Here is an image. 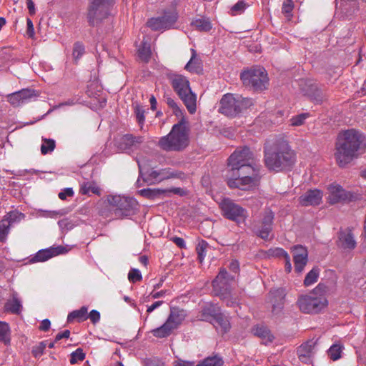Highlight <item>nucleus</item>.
<instances>
[{
  "label": "nucleus",
  "instance_id": "1",
  "mask_svg": "<svg viewBox=\"0 0 366 366\" xmlns=\"http://www.w3.org/2000/svg\"><path fill=\"white\" fill-rule=\"evenodd\" d=\"M365 147L364 137L358 132L350 129L340 134L335 153L337 164L347 165L362 152Z\"/></svg>",
  "mask_w": 366,
  "mask_h": 366
},
{
  "label": "nucleus",
  "instance_id": "2",
  "mask_svg": "<svg viewBox=\"0 0 366 366\" xmlns=\"http://www.w3.org/2000/svg\"><path fill=\"white\" fill-rule=\"evenodd\" d=\"M264 162L269 170L282 171L294 164L295 154L286 140L279 139L265 146Z\"/></svg>",
  "mask_w": 366,
  "mask_h": 366
},
{
  "label": "nucleus",
  "instance_id": "3",
  "mask_svg": "<svg viewBox=\"0 0 366 366\" xmlns=\"http://www.w3.org/2000/svg\"><path fill=\"white\" fill-rule=\"evenodd\" d=\"M189 144V129L184 119L173 125L170 132L161 137L158 146L166 152H181Z\"/></svg>",
  "mask_w": 366,
  "mask_h": 366
},
{
  "label": "nucleus",
  "instance_id": "4",
  "mask_svg": "<svg viewBox=\"0 0 366 366\" xmlns=\"http://www.w3.org/2000/svg\"><path fill=\"white\" fill-rule=\"evenodd\" d=\"M107 204L114 219H122L134 214L138 206L134 198L120 195L107 196Z\"/></svg>",
  "mask_w": 366,
  "mask_h": 366
},
{
  "label": "nucleus",
  "instance_id": "5",
  "mask_svg": "<svg viewBox=\"0 0 366 366\" xmlns=\"http://www.w3.org/2000/svg\"><path fill=\"white\" fill-rule=\"evenodd\" d=\"M171 83L174 90L184 102L190 114L197 110V95L192 92L188 79L179 74L171 77Z\"/></svg>",
  "mask_w": 366,
  "mask_h": 366
},
{
  "label": "nucleus",
  "instance_id": "6",
  "mask_svg": "<svg viewBox=\"0 0 366 366\" xmlns=\"http://www.w3.org/2000/svg\"><path fill=\"white\" fill-rule=\"evenodd\" d=\"M253 105L252 99L232 94H224L220 100L219 112L228 117H234Z\"/></svg>",
  "mask_w": 366,
  "mask_h": 366
},
{
  "label": "nucleus",
  "instance_id": "7",
  "mask_svg": "<svg viewBox=\"0 0 366 366\" xmlns=\"http://www.w3.org/2000/svg\"><path fill=\"white\" fill-rule=\"evenodd\" d=\"M254 155L249 148L239 147L228 158V166L231 168V174L236 176V172L242 170H249L253 172L255 168Z\"/></svg>",
  "mask_w": 366,
  "mask_h": 366
},
{
  "label": "nucleus",
  "instance_id": "8",
  "mask_svg": "<svg viewBox=\"0 0 366 366\" xmlns=\"http://www.w3.org/2000/svg\"><path fill=\"white\" fill-rule=\"evenodd\" d=\"M319 289L315 288L312 292L300 296L297 305L300 310L306 314L320 312L327 305V300L324 295H318Z\"/></svg>",
  "mask_w": 366,
  "mask_h": 366
},
{
  "label": "nucleus",
  "instance_id": "9",
  "mask_svg": "<svg viewBox=\"0 0 366 366\" xmlns=\"http://www.w3.org/2000/svg\"><path fill=\"white\" fill-rule=\"evenodd\" d=\"M186 317L184 310L178 308L171 309L170 314L166 322L160 327L151 331L152 335L157 338H164L169 336L174 330L182 324Z\"/></svg>",
  "mask_w": 366,
  "mask_h": 366
},
{
  "label": "nucleus",
  "instance_id": "10",
  "mask_svg": "<svg viewBox=\"0 0 366 366\" xmlns=\"http://www.w3.org/2000/svg\"><path fill=\"white\" fill-rule=\"evenodd\" d=\"M227 184L230 188H238L242 190L250 189L258 184L259 177L258 169H253V172L249 170H242L236 172V176L230 174Z\"/></svg>",
  "mask_w": 366,
  "mask_h": 366
},
{
  "label": "nucleus",
  "instance_id": "11",
  "mask_svg": "<svg viewBox=\"0 0 366 366\" xmlns=\"http://www.w3.org/2000/svg\"><path fill=\"white\" fill-rule=\"evenodd\" d=\"M241 79L246 86H252L254 90L262 91L267 89L269 79L263 67H254L241 74Z\"/></svg>",
  "mask_w": 366,
  "mask_h": 366
},
{
  "label": "nucleus",
  "instance_id": "12",
  "mask_svg": "<svg viewBox=\"0 0 366 366\" xmlns=\"http://www.w3.org/2000/svg\"><path fill=\"white\" fill-rule=\"evenodd\" d=\"M113 4L114 0H90L87 12L89 23L94 26L107 18Z\"/></svg>",
  "mask_w": 366,
  "mask_h": 366
},
{
  "label": "nucleus",
  "instance_id": "13",
  "mask_svg": "<svg viewBox=\"0 0 366 366\" xmlns=\"http://www.w3.org/2000/svg\"><path fill=\"white\" fill-rule=\"evenodd\" d=\"M327 190V200L330 204L350 202L357 198L356 194L346 191L342 186L336 183L329 184Z\"/></svg>",
  "mask_w": 366,
  "mask_h": 366
},
{
  "label": "nucleus",
  "instance_id": "14",
  "mask_svg": "<svg viewBox=\"0 0 366 366\" xmlns=\"http://www.w3.org/2000/svg\"><path fill=\"white\" fill-rule=\"evenodd\" d=\"M219 207L223 215L230 220L240 222L247 217V211L229 198L223 199L219 203Z\"/></svg>",
  "mask_w": 366,
  "mask_h": 366
},
{
  "label": "nucleus",
  "instance_id": "15",
  "mask_svg": "<svg viewBox=\"0 0 366 366\" xmlns=\"http://www.w3.org/2000/svg\"><path fill=\"white\" fill-rule=\"evenodd\" d=\"M177 14L174 10L166 11L161 16L149 19L147 25L154 31L170 29L176 22Z\"/></svg>",
  "mask_w": 366,
  "mask_h": 366
},
{
  "label": "nucleus",
  "instance_id": "16",
  "mask_svg": "<svg viewBox=\"0 0 366 366\" xmlns=\"http://www.w3.org/2000/svg\"><path fill=\"white\" fill-rule=\"evenodd\" d=\"M234 280V277L229 275L224 269H220L219 274L212 282L214 295L224 299L225 295L229 293V286Z\"/></svg>",
  "mask_w": 366,
  "mask_h": 366
},
{
  "label": "nucleus",
  "instance_id": "17",
  "mask_svg": "<svg viewBox=\"0 0 366 366\" xmlns=\"http://www.w3.org/2000/svg\"><path fill=\"white\" fill-rule=\"evenodd\" d=\"M273 219V212L269 209L264 210L260 220L255 225V232L257 235L264 239H269L272 230Z\"/></svg>",
  "mask_w": 366,
  "mask_h": 366
},
{
  "label": "nucleus",
  "instance_id": "18",
  "mask_svg": "<svg viewBox=\"0 0 366 366\" xmlns=\"http://www.w3.org/2000/svg\"><path fill=\"white\" fill-rule=\"evenodd\" d=\"M300 86L302 92L317 103L322 102L325 96L317 84L311 80L301 79Z\"/></svg>",
  "mask_w": 366,
  "mask_h": 366
},
{
  "label": "nucleus",
  "instance_id": "19",
  "mask_svg": "<svg viewBox=\"0 0 366 366\" xmlns=\"http://www.w3.org/2000/svg\"><path fill=\"white\" fill-rule=\"evenodd\" d=\"M285 295V290L282 288L274 289L269 292L267 302L271 305L274 315H278L283 309Z\"/></svg>",
  "mask_w": 366,
  "mask_h": 366
},
{
  "label": "nucleus",
  "instance_id": "20",
  "mask_svg": "<svg viewBox=\"0 0 366 366\" xmlns=\"http://www.w3.org/2000/svg\"><path fill=\"white\" fill-rule=\"evenodd\" d=\"M66 252L67 250L63 246L51 247L47 249L39 250L35 256L31 259L30 262L32 263L45 262L53 257L64 254Z\"/></svg>",
  "mask_w": 366,
  "mask_h": 366
},
{
  "label": "nucleus",
  "instance_id": "21",
  "mask_svg": "<svg viewBox=\"0 0 366 366\" xmlns=\"http://www.w3.org/2000/svg\"><path fill=\"white\" fill-rule=\"evenodd\" d=\"M295 269L301 272L307 262V250L301 245H296L292 248Z\"/></svg>",
  "mask_w": 366,
  "mask_h": 366
},
{
  "label": "nucleus",
  "instance_id": "22",
  "mask_svg": "<svg viewBox=\"0 0 366 366\" xmlns=\"http://www.w3.org/2000/svg\"><path fill=\"white\" fill-rule=\"evenodd\" d=\"M322 192L319 189H310L301 195L299 203L302 206H316L322 202Z\"/></svg>",
  "mask_w": 366,
  "mask_h": 366
},
{
  "label": "nucleus",
  "instance_id": "23",
  "mask_svg": "<svg viewBox=\"0 0 366 366\" xmlns=\"http://www.w3.org/2000/svg\"><path fill=\"white\" fill-rule=\"evenodd\" d=\"M315 346L316 342L313 340L302 344L297 350L300 360L306 364L312 363V357L316 352Z\"/></svg>",
  "mask_w": 366,
  "mask_h": 366
},
{
  "label": "nucleus",
  "instance_id": "24",
  "mask_svg": "<svg viewBox=\"0 0 366 366\" xmlns=\"http://www.w3.org/2000/svg\"><path fill=\"white\" fill-rule=\"evenodd\" d=\"M33 97V92L29 89L14 92L8 96L9 102L14 107H18L25 103L29 99Z\"/></svg>",
  "mask_w": 366,
  "mask_h": 366
},
{
  "label": "nucleus",
  "instance_id": "25",
  "mask_svg": "<svg viewBox=\"0 0 366 366\" xmlns=\"http://www.w3.org/2000/svg\"><path fill=\"white\" fill-rule=\"evenodd\" d=\"M142 142V138L136 137L131 134H126L116 140L117 147L123 151L130 149L132 147Z\"/></svg>",
  "mask_w": 366,
  "mask_h": 366
},
{
  "label": "nucleus",
  "instance_id": "26",
  "mask_svg": "<svg viewBox=\"0 0 366 366\" xmlns=\"http://www.w3.org/2000/svg\"><path fill=\"white\" fill-rule=\"evenodd\" d=\"M339 244L341 247L348 249H352L356 247V242L350 229H345L340 232Z\"/></svg>",
  "mask_w": 366,
  "mask_h": 366
},
{
  "label": "nucleus",
  "instance_id": "27",
  "mask_svg": "<svg viewBox=\"0 0 366 366\" xmlns=\"http://www.w3.org/2000/svg\"><path fill=\"white\" fill-rule=\"evenodd\" d=\"M219 312V307L214 305H208L202 310L201 320L212 323Z\"/></svg>",
  "mask_w": 366,
  "mask_h": 366
},
{
  "label": "nucleus",
  "instance_id": "28",
  "mask_svg": "<svg viewBox=\"0 0 366 366\" xmlns=\"http://www.w3.org/2000/svg\"><path fill=\"white\" fill-rule=\"evenodd\" d=\"M212 324L222 334L227 332L230 329L228 317L221 312L217 315Z\"/></svg>",
  "mask_w": 366,
  "mask_h": 366
},
{
  "label": "nucleus",
  "instance_id": "29",
  "mask_svg": "<svg viewBox=\"0 0 366 366\" xmlns=\"http://www.w3.org/2000/svg\"><path fill=\"white\" fill-rule=\"evenodd\" d=\"M253 332L255 336L262 340L264 345L271 343L274 340V336L271 334L270 330L264 326H257L253 329Z\"/></svg>",
  "mask_w": 366,
  "mask_h": 366
},
{
  "label": "nucleus",
  "instance_id": "30",
  "mask_svg": "<svg viewBox=\"0 0 366 366\" xmlns=\"http://www.w3.org/2000/svg\"><path fill=\"white\" fill-rule=\"evenodd\" d=\"M138 164H139L140 174L142 177H144V179L146 182H152V181L161 182L159 170L157 171V170L152 169L150 171L144 172V168L143 167L142 164L139 162Z\"/></svg>",
  "mask_w": 366,
  "mask_h": 366
},
{
  "label": "nucleus",
  "instance_id": "31",
  "mask_svg": "<svg viewBox=\"0 0 366 366\" xmlns=\"http://www.w3.org/2000/svg\"><path fill=\"white\" fill-rule=\"evenodd\" d=\"M5 310L14 314H19L21 312V304L17 297V294H13L12 299L9 300L5 304Z\"/></svg>",
  "mask_w": 366,
  "mask_h": 366
},
{
  "label": "nucleus",
  "instance_id": "32",
  "mask_svg": "<svg viewBox=\"0 0 366 366\" xmlns=\"http://www.w3.org/2000/svg\"><path fill=\"white\" fill-rule=\"evenodd\" d=\"M87 313V307L84 306L81 307L79 310L70 312L68 315L67 321L70 322L74 320H77L79 322H82L88 318Z\"/></svg>",
  "mask_w": 366,
  "mask_h": 366
},
{
  "label": "nucleus",
  "instance_id": "33",
  "mask_svg": "<svg viewBox=\"0 0 366 366\" xmlns=\"http://www.w3.org/2000/svg\"><path fill=\"white\" fill-rule=\"evenodd\" d=\"M80 192L82 194H89L90 192L100 195L101 189L94 182H87L81 184Z\"/></svg>",
  "mask_w": 366,
  "mask_h": 366
},
{
  "label": "nucleus",
  "instance_id": "34",
  "mask_svg": "<svg viewBox=\"0 0 366 366\" xmlns=\"http://www.w3.org/2000/svg\"><path fill=\"white\" fill-rule=\"evenodd\" d=\"M192 56L189 62L186 64L185 69L191 72L199 73L202 71V67L198 59H196V52L192 49Z\"/></svg>",
  "mask_w": 366,
  "mask_h": 366
},
{
  "label": "nucleus",
  "instance_id": "35",
  "mask_svg": "<svg viewBox=\"0 0 366 366\" xmlns=\"http://www.w3.org/2000/svg\"><path fill=\"white\" fill-rule=\"evenodd\" d=\"M138 55L142 61L147 62L149 60L151 56L150 44L143 41L139 49H138Z\"/></svg>",
  "mask_w": 366,
  "mask_h": 366
},
{
  "label": "nucleus",
  "instance_id": "36",
  "mask_svg": "<svg viewBox=\"0 0 366 366\" xmlns=\"http://www.w3.org/2000/svg\"><path fill=\"white\" fill-rule=\"evenodd\" d=\"M192 25L200 31H209L212 29V24L208 19H197L192 22Z\"/></svg>",
  "mask_w": 366,
  "mask_h": 366
},
{
  "label": "nucleus",
  "instance_id": "37",
  "mask_svg": "<svg viewBox=\"0 0 366 366\" xmlns=\"http://www.w3.org/2000/svg\"><path fill=\"white\" fill-rule=\"evenodd\" d=\"M343 345L340 343L333 344L328 350V355L331 360L335 361L341 357Z\"/></svg>",
  "mask_w": 366,
  "mask_h": 366
},
{
  "label": "nucleus",
  "instance_id": "38",
  "mask_svg": "<svg viewBox=\"0 0 366 366\" xmlns=\"http://www.w3.org/2000/svg\"><path fill=\"white\" fill-rule=\"evenodd\" d=\"M10 330L8 324L0 322V340L8 345L10 343Z\"/></svg>",
  "mask_w": 366,
  "mask_h": 366
},
{
  "label": "nucleus",
  "instance_id": "39",
  "mask_svg": "<svg viewBox=\"0 0 366 366\" xmlns=\"http://www.w3.org/2000/svg\"><path fill=\"white\" fill-rule=\"evenodd\" d=\"M25 217L24 214L17 212L12 211L9 212L6 216H4V219L9 220V224L12 225L13 224L19 222Z\"/></svg>",
  "mask_w": 366,
  "mask_h": 366
},
{
  "label": "nucleus",
  "instance_id": "40",
  "mask_svg": "<svg viewBox=\"0 0 366 366\" xmlns=\"http://www.w3.org/2000/svg\"><path fill=\"white\" fill-rule=\"evenodd\" d=\"M11 224L9 220L3 218L0 221V241L4 242L6 239L7 235L9 232Z\"/></svg>",
  "mask_w": 366,
  "mask_h": 366
},
{
  "label": "nucleus",
  "instance_id": "41",
  "mask_svg": "<svg viewBox=\"0 0 366 366\" xmlns=\"http://www.w3.org/2000/svg\"><path fill=\"white\" fill-rule=\"evenodd\" d=\"M247 7V4L246 2L244 0H240L232 6L230 9V14L232 16L242 14Z\"/></svg>",
  "mask_w": 366,
  "mask_h": 366
},
{
  "label": "nucleus",
  "instance_id": "42",
  "mask_svg": "<svg viewBox=\"0 0 366 366\" xmlns=\"http://www.w3.org/2000/svg\"><path fill=\"white\" fill-rule=\"evenodd\" d=\"M318 274H319L318 269L313 268L306 275L305 280H304V285L307 287V286H310L312 284H314L315 282H316L317 280Z\"/></svg>",
  "mask_w": 366,
  "mask_h": 366
},
{
  "label": "nucleus",
  "instance_id": "43",
  "mask_svg": "<svg viewBox=\"0 0 366 366\" xmlns=\"http://www.w3.org/2000/svg\"><path fill=\"white\" fill-rule=\"evenodd\" d=\"M208 246L209 245L207 242L204 240L199 241L198 244L197 245L196 250L198 254V259L200 262L203 261L206 256L207 249Z\"/></svg>",
  "mask_w": 366,
  "mask_h": 366
},
{
  "label": "nucleus",
  "instance_id": "44",
  "mask_svg": "<svg viewBox=\"0 0 366 366\" xmlns=\"http://www.w3.org/2000/svg\"><path fill=\"white\" fill-rule=\"evenodd\" d=\"M294 8L293 2L292 0H285L282 4V11L285 15L288 20L292 16V12Z\"/></svg>",
  "mask_w": 366,
  "mask_h": 366
},
{
  "label": "nucleus",
  "instance_id": "45",
  "mask_svg": "<svg viewBox=\"0 0 366 366\" xmlns=\"http://www.w3.org/2000/svg\"><path fill=\"white\" fill-rule=\"evenodd\" d=\"M55 148V142L52 139H44V143L41 146V152L46 154L52 152Z\"/></svg>",
  "mask_w": 366,
  "mask_h": 366
},
{
  "label": "nucleus",
  "instance_id": "46",
  "mask_svg": "<svg viewBox=\"0 0 366 366\" xmlns=\"http://www.w3.org/2000/svg\"><path fill=\"white\" fill-rule=\"evenodd\" d=\"M165 102L172 109L173 113L177 116L179 117L182 115V112L177 103L171 97H166Z\"/></svg>",
  "mask_w": 366,
  "mask_h": 366
},
{
  "label": "nucleus",
  "instance_id": "47",
  "mask_svg": "<svg viewBox=\"0 0 366 366\" xmlns=\"http://www.w3.org/2000/svg\"><path fill=\"white\" fill-rule=\"evenodd\" d=\"M267 254L269 257H283L285 259L289 257L288 253L280 247L269 249Z\"/></svg>",
  "mask_w": 366,
  "mask_h": 366
},
{
  "label": "nucleus",
  "instance_id": "48",
  "mask_svg": "<svg viewBox=\"0 0 366 366\" xmlns=\"http://www.w3.org/2000/svg\"><path fill=\"white\" fill-rule=\"evenodd\" d=\"M85 358V354L81 348L76 349L71 354L70 363L71 365L76 364L78 361H82Z\"/></svg>",
  "mask_w": 366,
  "mask_h": 366
},
{
  "label": "nucleus",
  "instance_id": "49",
  "mask_svg": "<svg viewBox=\"0 0 366 366\" xmlns=\"http://www.w3.org/2000/svg\"><path fill=\"white\" fill-rule=\"evenodd\" d=\"M202 364L204 366H221L223 364V361L220 357L213 356L206 358Z\"/></svg>",
  "mask_w": 366,
  "mask_h": 366
},
{
  "label": "nucleus",
  "instance_id": "50",
  "mask_svg": "<svg viewBox=\"0 0 366 366\" xmlns=\"http://www.w3.org/2000/svg\"><path fill=\"white\" fill-rule=\"evenodd\" d=\"M308 113H302L295 117H293L291 119V125L292 126H301L305 123V121L308 118Z\"/></svg>",
  "mask_w": 366,
  "mask_h": 366
},
{
  "label": "nucleus",
  "instance_id": "51",
  "mask_svg": "<svg viewBox=\"0 0 366 366\" xmlns=\"http://www.w3.org/2000/svg\"><path fill=\"white\" fill-rule=\"evenodd\" d=\"M128 279L130 282L134 283L142 280V276L139 269H132L128 274Z\"/></svg>",
  "mask_w": 366,
  "mask_h": 366
},
{
  "label": "nucleus",
  "instance_id": "52",
  "mask_svg": "<svg viewBox=\"0 0 366 366\" xmlns=\"http://www.w3.org/2000/svg\"><path fill=\"white\" fill-rule=\"evenodd\" d=\"M84 53V47L82 44L76 42L73 49V56L75 60H78Z\"/></svg>",
  "mask_w": 366,
  "mask_h": 366
},
{
  "label": "nucleus",
  "instance_id": "53",
  "mask_svg": "<svg viewBox=\"0 0 366 366\" xmlns=\"http://www.w3.org/2000/svg\"><path fill=\"white\" fill-rule=\"evenodd\" d=\"M46 342H41L37 345L33 347L31 353L35 357H39L41 356L44 353V351L46 348Z\"/></svg>",
  "mask_w": 366,
  "mask_h": 366
},
{
  "label": "nucleus",
  "instance_id": "54",
  "mask_svg": "<svg viewBox=\"0 0 366 366\" xmlns=\"http://www.w3.org/2000/svg\"><path fill=\"white\" fill-rule=\"evenodd\" d=\"M134 112L139 124L142 125L145 120L144 109L142 107L137 104L134 108Z\"/></svg>",
  "mask_w": 366,
  "mask_h": 366
},
{
  "label": "nucleus",
  "instance_id": "55",
  "mask_svg": "<svg viewBox=\"0 0 366 366\" xmlns=\"http://www.w3.org/2000/svg\"><path fill=\"white\" fill-rule=\"evenodd\" d=\"M159 171H160L161 181L177 177V174L173 171H172L171 169H169V168L162 169H160Z\"/></svg>",
  "mask_w": 366,
  "mask_h": 366
},
{
  "label": "nucleus",
  "instance_id": "56",
  "mask_svg": "<svg viewBox=\"0 0 366 366\" xmlns=\"http://www.w3.org/2000/svg\"><path fill=\"white\" fill-rule=\"evenodd\" d=\"M61 214L57 211H41V216L46 218L56 219L59 217Z\"/></svg>",
  "mask_w": 366,
  "mask_h": 366
},
{
  "label": "nucleus",
  "instance_id": "57",
  "mask_svg": "<svg viewBox=\"0 0 366 366\" xmlns=\"http://www.w3.org/2000/svg\"><path fill=\"white\" fill-rule=\"evenodd\" d=\"M87 316L93 324H96L100 320V313L95 310H92Z\"/></svg>",
  "mask_w": 366,
  "mask_h": 366
},
{
  "label": "nucleus",
  "instance_id": "58",
  "mask_svg": "<svg viewBox=\"0 0 366 366\" xmlns=\"http://www.w3.org/2000/svg\"><path fill=\"white\" fill-rule=\"evenodd\" d=\"M74 195V192L71 188H66L63 191L59 193V198L64 200L67 197H72Z\"/></svg>",
  "mask_w": 366,
  "mask_h": 366
},
{
  "label": "nucleus",
  "instance_id": "59",
  "mask_svg": "<svg viewBox=\"0 0 366 366\" xmlns=\"http://www.w3.org/2000/svg\"><path fill=\"white\" fill-rule=\"evenodd\" d=\"M26 24H27V34L30 37H32L34 34V29L33 23L30 19H27Z\"/></svg>",
  "mask_w": 366,
  "mask_h": 366
},
{
  "label": "nucleus",
  "instance_id": "60",
  "mask_svg": "<svg viewBox=\"0 0 366 366\" xmlns=\"http://www.w3.org/2000/svg\"><path fill=\"white\" fill-rule=\"evenodd\" d=\"M58 224L62 229H69L71 227V222L67 219L59 220Z\"/></svg>",
  "mask_w": 366,
  "mask_h": 366
},
{
  "label": "nucleus",
  "instance_id": "61",
  "mask_svg": "<svg viewBox=\"0 0 366 366\" xmlns=\"http://www.w3.org/2000/svg\"><path fill=\"white\" fill-rule=\"evenodd\" d=\"M171 239L179 248H184L185 247V242H184V240L182 238L174 237H172Z\"/></svg>",
  "mask_w": 366,
  "mask_h": 366
},
{
  "label": "nucleus",
  "instance_id": "62",
  "mask_svg": "<svg viewBox=\"0 0 366 366\" xmlns=\"http://www.w3.org/2000/svg\"><path fill=\"white\" fill-rule=\"evenodd\" d=\"M50 325H51V322H50L49 320L45 319V320H42L39 328L41 331H47L50 328Z\"/></svg>",
  "mask_w": 366,
  "mask_h": 366
},
{
  "label": "nucleus",
  "instance_id": "63",
  "mask_svg": "<svg viewBox=\"0 0 366 366\" xmlns=\"http://www.w3.org/2000/svg\"><path fill=\"white\" fill-rule=\"evenodd\" d=\"M174 366H194V362L179 359L174 362Z\"/></svg>",
  "mask_w": 366,
  "mask_h": 366
},
{
  "label": "nucleus",
  "instance_id": "64",
  "mask_svg": "<svg viewBox=\"0 0 366 366\" xmlns=\"http://www.w3.org/2000/svg\"><path fill=\"white\" fill-rule=\"evenodd\" d=\"M145 366H164V364L159 360L149 359L146 361Z\"/></svg>",
  "mask_w": 366,
  "mask_h": 366
}]
</instances>
